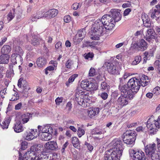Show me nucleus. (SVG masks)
I'll return each instance as SVG.
<instances>
[{
    "instance_id": "nucleus-1",
    "label": "nucleus",
    "mask_w": 160,
    "mask_h": 160,
    "mask_svg": "<svg viewBox=\"0 0 160 160\" xmlns=\"http://www.w3.org/2000/svg\"><path fill=\"white\" fill-rule=\"evenodd\" d=\"M110 15L106 14L103 15L101 19L96 21L93 25V29L89 32L91 35L90 38L93 40H98L99 37L103 33L104 28L105 30H111L114 27L115 24L111 22Z\"/></svg>"
},
{
    "instance_id": "nucleus-40",
    "label": "nucleus",
    "mask_w": 160,
    "mask_h": 160,
    "mask_svg": "<svg viewBox=\"0 0 160 160\" xmlns=\"http://www.w3.org/2000/svg\"><path fill=\"white\" fill-rule=\"evenodd\" d=\"M136 133L134 131L128 130L126 131L123 134L124 136H132L133 134Z\"/></svg>"
},
{
    "instance_id": "nucleus-33",
    "label": "nucleus",
    "mask_w": 160,
    "mask_h": 160,
    "mask_svg": "<svg viewBox=\"0 0 160 160\" xmlns=\"http://www.w3.org/2000/svg\"><path fill=\"white\" fill-rule=\"evenodd\" d=\"M89 82V81L86 80L82 81L80 84V86L81 88L88 91V88Z\"/></svg>"
},
{
    "instance_id": "nucleus-17",
    "label": "nucleus",
    "mask_w": 160,
    "mask_h": 160,
    "mask_svg": "<svg viewBox=\"0 0 160 160\" xmlns=\"http://www.w3.org/2000/svg\"><path fill=\"white\" fill-rule=\"evenodd\" d=\"M33 113H26L21 116L22 121L23 124L27 123L30 118H32Z\"/></svg>"
},
{
    "instance_id": "nucleus-36",
    "label": "nucleus",
    "mask_w": 160,
    "mask_h": 160,
    "mask_svg": "<svg viewBox=\"0 0 160 160\" xmlns=\"http://www.w3.org/2000/svg\"><path fill=\"white\" fill-rule=\"evenodd\" d=\"M103 131L101 129L96 128L92 131V135H101L103 133Z\"/></svg>"
},
{
    "instance_id": "nucleus-23",
    "label": "nucleus",
    "mask_w": 160,
    "mask_h": 160,
    "mask_svg": "<svg viewBox=\"0 0 160 160\" xmlns=\"http://www.w3.org/2000/svg\"><path fill=\"white\" fill-rule=\"evenodd\" d=\"M11 51V47L8 45H4L2 48L1 52L2 54H8Z\"/></svg>"
},
{
    "instance_id": "nucleus-27",
    "label": "nucleus",
    "mask_w": 160,
    "mask_h": 160,
    "mask_svg": "<svg viewBox=\"0 0 160 160\" xmlns=\"http://www.w3.org/2000/svg\"><path fill=\"white\" fill-rule=\"evenodd\" d=\"M53 130L52 127L49 125H46L43 126L42 130V132L53 133Z\"/></svg>"
},
{
    "instance_id": "nucleus-16",
    "label": "nucleus",
    "mask_w": 160,
    "mask_h": 160,
    "mask_svg": "<svg viewBox=\"0 0 160 160\" xmlns=\"http://www.w3.org/2000/svg\"><path fill=\"white\" fill-rule=\"evenodd\" d=\"M58 10L57 9H51L45 12V15L47 16V17L51 18L54 17L58 14Z\"/></svg>"
},
{
    "instance_id": "nucleus-58",
    "label": "nucleus",
    "mask_w": 160,
    "mask_h": 160,
    "mask_svg": "<svg viewBox=\"0 0 160 160\" xmlns=\"http://www.w3.org/2000/svg\"><path fill=\"white\" fill-rule=\"evenodd\" d=\"M137 135V134L136 133L135 134H133L132 135V136H127V137H129L131 139L132 142H135L136 138V136Z\"/></svg>"
},
{
    "instance_id": "nucleus-43",
    "label": "nucleus",
    "mask_w": 160,
    "mask_h": 160,
    "mask_svg": "<svg viewBox=\"0 0 160 160\" xmlns=\"http://www.w3.org/2000/svg\"><path fill=\"white\" fill-rule=\"evenodd\" d=\"M35 137V136L33 135L32 133L29 132L27 134L25 139L28 140H31L33 139Z\"/></svg>"
},
{
    "instance_id": "nucleus-35",
    "label": "nucleus",
    "mask_w": 160,
    "mask_h": 160,
    "mask_svg": "<svg viewBox=\"0 0 160 160\" xmlns=\"http://www.w3.org/2000/svg\"><path fill=\"white\" fill-rule=\"evenodd\" d=\"M72 142L73 146L75 148H78L79 143L78 138L76 137H72Z\"/></svg>"
},
{
    "instance_id": "nucleus-6",
    "label": "nucleus",
    "mask_w": 160,
    "mask_h": 160,
    "mask_svg": "<svg viewBox=\"0 0 160 160\" xmlns=\"http://www.w3.org/2000/svg\"><path fill=\"white\" fill-rule=\"evenodd\" d=\"M121 10L119 9L113 8L111 9L109 12L108 14L111 17V21L115 24L116 22L120 21L122 18V15L120 13Z\"/></svg>"
},
{
    "instance_id": "nucleus-48",
    "label": "nucleus",
    "mask_w": 160,
    "mask_h": 160,
    "mask_svg": "<svg viewBox=\"0 0 160 160\" xmlns=\"http://www.w3.org/2000/svg\"><path fill=\"white\" fill-rule=\"evenodd\" d=\"M96 70L95 69L93 68H91L90 69L89 72V75L90 77L93 76L95 75Z\"/></svg>"
},
{
    "instance_id": "nucleus-52",
    "label": "nucleus",
    "mask_w": 160,
    "mask_h": 160,
    "mask_svg": "<svg viewBox=\"0 0 160 160\" xmlns=\"http://www.w3.org/2000/svg\"><path fill=\"white\" fill-rule=\"evenodd\" d=\"M6 75L8 77L13 76L14 75L13 70H8L6 72Z\"/></svg>"
},
{
    "instance_id": "nucleus-14",
    "label": "nucleus",
    "mask_w": 160,
    "mask_h": 160,
    "mask_svg": "<svg viewBox=\"0 0 160 160\" xmlns=\"http://www.w3.org/2000/svg\"><path fill=\"white\" fill-rule=\"evenodd\" d=\"M99 112V108H93L90 109L88 110L87 113L89 117L90 118H92L98 114Z\"/></svg>"
},
{
    "instance_id": "nucleus-29",
    "label": "nucleus",
    "mask_w": 160,
    "mask_h": 160,
    "mask_svg": "<svg viewBox=\"0 0 160 160\" xmlns=\"http://www.w3.org/2000/svg\"><path fill=\"white\" fill-rule=\"evenodd\" d=\"M149 157H150L152 160H160V152L157 151Z\"/></svg>"
},
{
    "instance_id": "nucleus-37",
    "label": "nucleus",
    "mask_w": 160,
    "mask_h": 160,
    "mask_svg": "<svg viewBox=\"0 0 160 160\" xmlns=\"http://www.w3.org/2000/svg\"><path fill=\"white\" fill-rule=\"evenodd\" d=\"M78 76V75L77 74H74L72 75L69 78L68 81L66 82V85L68 86L69 85V83H72Z\"/></svg>"
},
{
    "instance_id": "nucleus-46",
    "label": "nucleus",
    "mask_w": 160,
    "mask_h": 160,
    "mask_svg": "<svg viewBox=\"0 0 160 160\" xmlns=\"http://www.w3.org/2000/svg\"><path fill=\"white\" fill-rule=\"evenodd\" d=\"M72 104L71 102H68V103L67 104L66 107V109L67 110V113H69L70 111H71L72 108Z\"/></svg>"
},
{
    "instance_id": "nucleus-42",
    "label": "nucleus",
    "mask_w": 160,
    "mask_h": 160,
    "mask_svg": "<svg viewBox=\"0 0 160 160\" xmlns=\"http://www.w3.org/2000/svg\"><path fill=\"white\" fill-rule=\"evenodd\" d=\"M154 95H158L160 94V88L159 87H157L155 88L152 91Z\"/></svg>"
},
{
    "instance_id": "nucleus-11",
    "label": "nucleus",
    "mask_w": 160,
    "mask_h": 160,
    "mask_svg": "<svg viewBox=\"0 0 160 160\" xmlns=\"http://www.w3.org/2000/svg\"><path fill=\"white\" fill-rule=\"evenodd\" d=\"M158 37L153 29L151 28L148 29L147 31V33L146 34L144 38L149 42H152L153 39L156 40Z\"/></svg>"
},
{
    "instance_id": "nucleus-15",
    "label": "nucleus",
    "mask_w": 160,
    "mask_h": 160,
    "mask_svg": "<svg viewBox=\"0 0 160 160\" xmlns=\"http://www.w3.org/2000/svg\"><path fill=\"white\" fill-rule=\"evenodd\" d=\"M10 56L8 54H2L0 56V64H7L9 62Z\"/></svg>"
},
{
    "instance_id": "nucleus-10",
    "label": "nucleus",
    "mask_w": 160,
    "mask_h": 160,
    "mask_svg": "<svg viewBox=\"0 0 160 160\" xmlns=\"http://www.w3.org/2000/svg\"><path fill=\"white\" fill-rule=\"evenodd\" d=\"M105 65L108 72L112 74H119V70L117 68L115 65L112 63H106Z\"/></svg>"
},
{
    "instance_id": "nucleus-20",
    "label": "nucleus",
    "mask_w": 160,
    "mask_h": 160,
    "mask_svg": "<svg viewBox=\"0 0 160 160\" xmlns=\"http://www.w3.org/2000/svg\"><path fill=\"white\" fill-rule=\"evenodd\" d=\"M53 133L42 132L41 134V139L43 141H49L52 138V134Z\"/></svg>"
},
{
    "instance_id": "nucleus-19",
    "label": "nucleus",
    "mask_w": 160,
    "mask_h": 160,
    "mask_svg": "<svg viewBox=\"0 0 160 160\" xmlns=\"http://www.w3.org/2000/svg\"><path fill=\"white\" fill-rule=\"evenodd\" d=\"M15 132H20L23 130V127L22 125V123L20 121L16 122L15 124L14 127H13Z\"/></svg>"
},
{
    "instance_id": "nucleus-26",
    "label": "nucleus",
    "mask_w": 160,
    "mask_h": 160,
    "mask_svg": "<svg viewBox=\"0 0 160 160\" xmlns=\"http://www.w3.org/2000/svg\"><path fill=\"white\" fill-rule=\"evenodd\" d=\"M153 118V117L152 116L151 117L149 118L146 124L147 128H149L150 130L153 129V128H154V126H153V123H152L153 121H154V119Z\"/></svg>"
},
{
    "instance_id": "nucleus-24",
    "label": "nucleus",
    "mask_w": 160,
    "mask_h": 160,
    "mask_svg": "<svg viewBox=\"0 0 160 160\" xmlns=\"http://www.w3.org/2000/svg\"><path fill=\"white\" fill-rule=\"evenodd\" d=\"M15 11V8H12L7 15V19L8 22L11 21L15 17V14H16V12Z\"/></svg>"
},
{
    "instance_id": "nucleus-59",
    "label": "nucleus",
    "mask_w": 160,
    "mask_h": 160,
    "mask_svg": "<svg viewBox=\"0 0 160 160\" xmlns=\"http://www.w3.org/2000/svg\"><path fill=\"white\" fill-rule=\"evenodd\" d=\"M100 96L102 99L104 100H105L108 98V94L107 92H104L101 93Z\"/></svg>"
},
{
    "instance_id": "nucleus-13",
    "label": "nucleus",
    "mask_w": 160,
    "mask_h": 160,
    "mask_svg": "<svg viewBox=\"0 0 160 160\" xmlns=\"http://www.w3.org/2000/svg\"><path fill=\"white\" fill-rule=\"evenodd\" d=\"M15 50L16 52V59L17 62H19L22 63L23 60L21 56V55L23 53V50L19 46L16 47Z\"/></svg>"
},
{
    "instance_id": "nucleus-12",
    "label": "nucleus",
    "mask_w": 160,
    "mask_h": 160,
    "mask_svg": "<svg viewBox=\"0 0 160 160\" xmlns=\"http://www.w3.org/2000/svg\"><path fill=\"white\" fill-rule=\"evenodd\" d=\"M45 148L47 150L57 151L58 148L56 142L51 141L47 142L44 145Z\"/></svg>"
},
{
    "instance_id": "nucleus-7",
    "label": "nucleus",
    "mask_w": 160,
    "mask_h": 160,
    "mask_svg": "<svg viewBox=\"0 0 160 160\" xmlns=\"http://www.w3.org/2000/svg\"><path fill=\"white\" fill-rule=\"evenodd\" d=\"M132 98L126 96L121 95L116 101V105L118 106V108H122L128 104L129 98L131 99Z\"/></svg>"
},
{
    "instance_id": "nucleus-32",
    "label": "nucleus",
    "mask_w": 160,
    "mask_h": 160,
    "mask_svg": "<svg viewBox=\"0 0 160 160\" xmlns=\"http://www.w3.org/2000/svg\"><path fill=\"white\" fill-rule=\"evenodd\" d=\"M98 88L97 85L96 83H92L91 82H89V83L88 85V91H93L96 90Z\"/></svg>"
},
{
    "instance_id": "nucleus-2",
    "label": "nucleus",
    "mask_w": 160,
    "mask_h": 160,
    "mask_svg": "<svg viewBox=\"0 0 160 160\" xmlns=\"http://www.w3.org/2000/svg\"><path fill=\"white\" fill-rule=\"evenodd\" d=\"M139 79L133 78L129 80L127 85L119 84L118 89L121 95L133 98L140 87Z\"/></svg>"
},
{
    "instance_id": "nucleus-22",
    "label": "nucleus",
    "mask_w": 160,
    "mask_h": 160,
    "mask_svg": "<svg viewBox=\"0 0 160 160\" xmlns=\"http://www.w3.org/2000/svg\"><path fill=\"white\" fill-rule=\"evenodd\" d=\"M150 12L151 13V17L152 18L155 19L158 22L160 23V17L158 16L159 14L155 12L153 8L150 10Z\"/></svg>"
},
{
    "instance_id": "nucleus-47",
    "label": "nucleus",
    "mask_w": 160,
    "mask_h": 160,
    "mask_svg": "<svg viewBox=\"0 0 160 160\" xmlns=\"http://www.w3.org/2000/svg\"><path fill=\"white\" fill-rule=\"evenodd\" d=\"M84 43L83 44V47H86L87 46H91L93 44H95V42H89L87 41H84Z\"/></svg>"
},
{
    "instance_id": "nucleus-3",
    "label": "nucleus",
    "mask_w": 160,
    "mask_h": 160,
    "mask_svg": "<svg viewBox=\"0 0 160 160\" xmlns=\"http://www.w3.org/2000/svg\"><path fill=\"white\" fill-rule=\"evenodd\" d=\"M123 142L118 138H115L111 142L113 150L110 154L107 153L104 156V160H120L124 149Z\"/></svg>"
},
{
    "instance_id": "nucleus-64",
    "label": "nucleus",
    "mask_w": 160,
    "mask_h": 160,
    "mask_svg": "<svg viewBox=\"0 0 160 160\" xmlns=\"http://www.w3.org/2000/svg\"><path fill=\"white\" fill-rule=\"evenodd\" d=\"M140 82H142L144 80H148V77L147 76H146L144 75H142V77L140 78Z\"/></svg>"
},
{
    "instance_id": "nucleus-57",
    "label": "nucleus",
    "mask_w": 160,
    "mask_h": 160,
    "mask_svg": "<svg viewBox=\"0 0 160 160\" xmlns=\"http://www.w3.org/2000/svg\"><path fill=\"white\" fill-rule=\"evenodd\" d=\"M16 94V96L15 95L13 96L12 98H11L10 100L11 101H16L19 98V96L18 95V94L17 92L15 93Z\"/></svg>"
},
{
    "instance_id": "nucleus-9",
    "label": "nucleus",
    "mask_w": 160,
    "mask_h": 160,
    "mask_svg": "<svg viewBox=\"0 0 160 160\" xmlns=\"http://www.w3.org/2000/svg\"><path fill=\"white\" fill-rule=\"evenodd\" d=\"M156 145L154 143L149 144L146 145L145 148V152L146 155L148 157L156 152Z\"/></svg>"
},
{
    "instance_id": "nucleus-39",
    "label": "nucleus",
    "mask_w": 160,
    "mask_h": 160,
    "mask_svg": "<svg viewBox=\"0 0 160 160\" xmlns=\"http://www.w3.org/2000/svg\"><path fill=\"white\" fill-rule=\"evenodd\" d=\"M141 57L140 55L137 56L135 57L134 60L132 62L133 65H136L139 63L141 61Z\"/></svg>"
},
{
    "instance_id": "nucleus-44",
    "label": "nucleus",
    "mask_w": 160,
    "mask_h": 160,
    "mask_svg": "<svg viewBox=\"0 0 160 160\" xmlns=\"http://www.w3.org/2000/svg\"><path fill=\"white\" fill-rule=\"evenodd\" d=\"M153 126L154 128H156L158 129L160 127V116H159L157 121H155L153 123Z\"/></svg>"
},
{
    "instance_id": "nucleus-30",
    "label": "nucleus",
    "mask_w": 160,
    "mask_h": 160,
    "mask_svg": "<svg viewBox=\"0 0 160 160\" xmlns=\"http://www.w3.org/2000/svg\"><path fill=\"white\" fill-rule=\"evenodd\" d=\"M142 20L145 27L150 28H152V24L149 19H146V18L142 17Z\"/></svg>"
},
{
    "instance_id": "nucleus-60",
    "label": "nucleus",
    "mask_w": 160,
    "mask_h": 160,
    "mask_svg": "<svg viewBox=\"0 0 160 160\" xmlns=\"http://www.w3.org/2000/svg\"><path fill=\"white\" fill-rule=\"evenodd\" d=\"M44 156H45L43 154H39L38 156L35 157L33 160H40L41 158H42Z\"/></svg>"
},
{
    "instance_id": "nucleus-55",
    "label": "nucleus",
    "mask_w": 160,
    "mask_h": 160,
    "mask_svg": "<svg viewBox=\"0 0 160 160\" xmlns=\"http://www.w3.org/2000/svg\"><path fill=\"white\" fill-rule=\"evenodd\" d=\"M84 144L86 145L90 151H91L93 149V147L90 144L85 142Z\"/></svg>"
},
{
    "instance_id": "nucleus-51",
    "label": "nucleus",
    "mask_w": 160,
    "mask_h": 160,
    "mask_svg": "<svg viewBox=\"0 0 160 160\" xmlns=\"http://www.w3.org/2000/svg\"><path fill=\"white\" fill-rule=\"evenodd\" d=\"M84 55H85L84 58L86 59H88L89 58L92 59L93 57V54L92 53L89 52L85 55V54H84Z\"/></svg>"
},
{
    "instance_id": "nucleus-54",
    "label": "nucleus",
    "mask_w": 160,
    "mask_h": 160,
    "mask_svg": "<svg viewBox=\"0 0 160 160\" xmlns=\"http://www.w3.org/2000/svg\"><path fill=\"white\" fill-rule=\"evenodd\" d=\"M158 129L156 128H153V129H152L150 130L149 131V133L151 135H154L156 133V132L158 131Z\"/></svg>"
},
{
    "instance_id": "nucleus-63",
    "label": "nucleus",
    "mask_w": 160,
    "mask_h": 160,
    "mask_svg": "<svg viewBox=\"0 0 160 160\" xmlns=\"http://www.w3.org/2000/svg\"><path fill=\"white\" fill-rule=\"evenodd\" d=\"M155 9H154L155 12H157V13L160 14V4H158L155 6Z\"/></svg>"
},
{
    "instance_id": "nucleus-53",
    "label": "nucleus",
    "mask_w": 160,
    "mask_h": 160,
    "mask_svg": "<svg viewBox=\"0 0 160 160\" xmlns=\"http://www.w3.org/2000/svg\"><path fill=\"white\" fill-rule=\"evenodd\" d=\"M80 4V3H78L77 2L73 3L72 6V8L74 10H77L79 8Z\"/></svg>"
},
{
    "instance_id": "nucleus-34",
    "label": "nucleus",
    "mask_w": 160,
    "mask_h": 160,
    "mask_svg": "<svg viewBox=\"0 0 160 160\" xmlns=\"http://www.w3.org/2000/svg\"><path fill=\"white\" fill-rule=\"evenodd\" d=\"M100 89L102 91H108L109 89V86L106 82H103L101 83Z\"/></svg>"
},
{
    "instance_id": "nucleus-61",
    "label": "nucleus",
    "mask_w": 160,
    "mask_h": 160,
    "mask_svg": "<svg viewBox=\"0 0 160 160\" xmlns=\"http://www.w3.org/2000/svg\"><path fill=\"white\" fill-rule=\"evenodd\" d=\"M131 11V9L129 8L126 9L123 12V16H126L128 15Z\"/></svg>"
},
{
    "instance_id": "nucleus-45",
    "label": "nucleus",
    "mask_w": 160,
    "mask_h": 160,
    "mask_svg": "<svg viewBox=\"0 0 160 160\" xmlns=\"http://www.w3.org/2000/svg\"><path fill=\"white\" fill-rule=\"evenodd\" d=\"M90 97H88V96L87 95L85 98H84V103L85 105H87V106H86L85 107L89 106V104L90 102Z\"/></svg>"
},
{
    "instance_id": "nucleus-49",
    "label": "nucleus",
    "mask_w": 160,
    "mask_h": 160,
    "mask_svg": "<svg viewBox=\"0 0 160 160\" xmlns=\"http://www.w3.org/2000/svg\"><path fill=\"white\" fill-rule=\"evenodd\" d=\"M28 143L25 141L22 142L21 144L20 149L24 150L27 148Z\"/></svg>"
},
{
    "instance_id": "nucleus-8",
    "label": "nucleus",
    "mask_w": 160,
    "mask_h": 160,
    "mask_svg": "<svg viewBox=\"0 0 160 160\" xmlns=\"http://www.w3.org/2000/svg\"><path fill=\"white\" fill-rule=\"evenodd\" d=\"M130 152L133 154V160H143V158H145V154L141 151H136L131 149Z\"/></svg>"
},
{
    "instance_id": "nucleus-50",
    "label": "nucleus",
    "mask_w": 160,
    "mask_h": 160,
    "mask_svg": "<svg viewBox=\"0 0 160 160\" xmlns=\"http://www.w3.org/2000/svg\"><path fill=\"white\" fill-rule=\"evenodd\" d=\"M72 64V61L71 60L69 59L66 63V67L68 68H70Z\"/></svg>"
},
{
    "instance_id": "nucleus-56",
    "label": "nucleus",
    "mask_w": 160,
    "mask_h": 160,
    "mask_svg": "<svg viewBox=\"0 0 160 160\" xmlns=\"http://www.w3.org/2000/svg\"><path fill=\"white\" fill-rule=\"evenodd\" d=\"M63 98L62 97L59 98L58 97L55 100L56 104L57 105H59L60 103L62 102V100Z\"/></svg>"
},
{
    "instance_id": "nucleus-38",
    "label": "nucleus",
    "mask_w": 160,
    "mask_h": 160,
    "mask_svg": "<svg viewBox=\"0 0 160 160\" xmlns=\"http://www.w3.org/2000/svg\"><path fill=\"white\" fill-rule=\"evenodd\" d=\"M40 38H34L31 40V44L35 46H37L40 44Z\"/></svg>"
},
{
    "instance_id": "nucleus-41",
    "label": "nucleus",
    "mask_w": 160,
    "mask_h": 160,
    "mask_svg": "<svg viewBox=\"0 0 160 160\" xmlns=\"http://www.w3.org/2000/svg\"><path fill=\"white\" fill-rule=\"evenodd\" d=\"M77 134L79 137H81L85 134V131L81 128H78L77 131Z\"/></svg>"
},
{
    "instance_id": "nucleus-4",
    "label": "nucleus",
    "mask_w": 160,
    "mask_h": 160,
    "mask_svg": "<svg viewBox=\"0 0 160 160\" xmlns=\"http://www.w3.org/2000/svg\"><path fill=\"white\" fill-rule=\"evenodd\" d=\"M148 45V43L144 39H141L138 41L132 42L131 45L130 50L143 52L147 49Z\"/></svg>"
},
{
    "instance_id": "nucleus-25",
    "label": "nucleus",
    "mask_w": 160,
    "mask_h": 160,
    "mask_svg": "<svg viewBox=\"0 0 160 160\" xmlns=\"http://www.w3.org/2000/svg\"><path fill=\"white\" fill-rule=\"evenodd\" d=\"M86 35L85 30H80L78 32L77 36H78L80 38L78 41L79 42L82 41Z\"/></svg>"
},
{
    "instance_id": "nucleus-62",
    "label": "nucleus",
    "mask_w": 160,
    "mask_h": 160,
    "mask_svg": "<svg viewBox=\"0 0 160 160\" xmlns=\"http://www.w3.org/2000/svg\"><path fill=\"white\" fill-rule=\"evenodd\" d=\"M64 21L66 22H68L71 20V17L69 15H67L64 17Z\"/></svg>"
},
{
    "instance_id": "nucleus-5",
    "label": "nucleus",
    "mask_w": 160,
    "mask_h": 160,
    "mask_svg": "<svg viewBox=\"0 0 160 160\" xmlns=\"http://www.w3.org/2000/svg\"><path fill=\"white\" fill-rule=\"evenodd\" d=\"M87 97L86 94H85L84 92L82 90H76L74 97L73 99L76 103H77L80 105L82 106L83 107H85V105L84 103V98Z\"/></svg>"
},
{
    "instance_id": "nucleus-21",
    "label": "nucleus",
    "mask_w": 160,
    "mask_h": 160,
    "mask_svg": "<svg viewBox=\"0 0 160 160\" xmlns=\"http://www.w3.org/2000/svg\"><path fill=\"white\" fill-rule=\"evenodd\" d=\"M46 59L42 57H39L37 61V65L39 67H43L46 64Z\"/></svg>"
},
{
    "instance_id": "nucleus-28",
    "label": "nucleus",
    "mask_w": 160,
    "mask_h": 160,
    "mask_svg": "<svg viewBox=\"0 0 160 160\" xmlns=\"http://www.w3.org/2000/svg\"><path fill=\"white\" fill-rule=\"evenodd\" d=\"M11 121V118L9 117L6 120L3 122L2 124H0L3 129H7L8 128L9 124Z\"/></svg>"
},
{
    "instance_id": "nucleus-18",
    "label": "nucleus",
    "mask_w": 160,
    "mask_h": 160,
    "mask_svg": "<svg viewBox=\"0 0 160 160\" xmlns=\"http://www.w3.org/2000/svg\"><path fill=\"white\" fill-rule=\"evenodd\" d=\"M34 153L31 151H28L24 154L22 158H20L19 160H33V157H32Z\"/></svg>"
},
{
    "instance_id": "nucleus-31",
    "label": "nucleus",
    "mask_w": 160,
    "mask_h": 160,
    "mask_svg": "<svg viewBox=\"0 0 160 160\" xmlns=\"http://www.w3.org/2000/svg\"><path fill=\"white\" fill-rule=\"evenodd\" d=\"M131 139L129 137L124 136L123 141L124 143L129 145V146L132 147L133 146L135 143V142H131Z\"/></svg>"
}]
</instances>
